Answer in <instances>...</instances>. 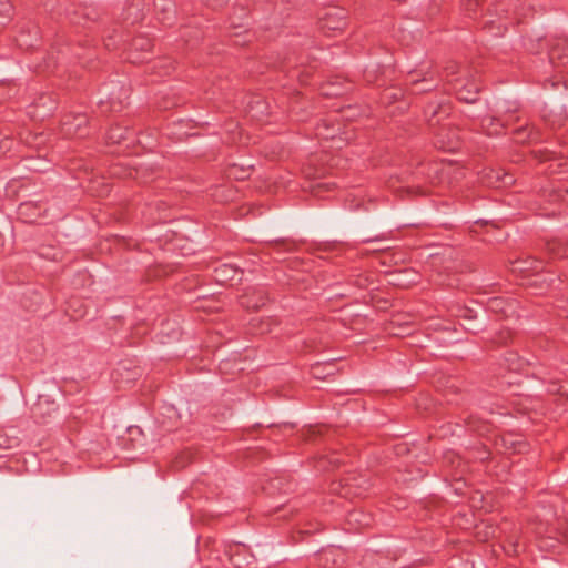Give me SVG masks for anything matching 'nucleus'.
Listing matches in <instances>:
<instances>
[{
    "label": "nucleus",
    "mask_w": 568,
    "mask_h": 568,
    "mask_svg": "<svg viewBox=\"0 0 568 568\" xmlns=\"http://www.w3.org/2000/svg\"><path fill=\"white\" fill-rule=\"evenodd\" d=\"M495 180H499V175L498 174H495L494 176H490V183H494Z\"/></svg>",
    "instance_id": "nucleus-10"
},
{
    "label": "nucleus",
    "mask_w": 568,
    "mask_h": 568,
    "mask_svg": "<svg viewBox=\"0 0 568 568\" xmlns=\"http://www.w3.org/2000/svg\"><path fill=\"white\" fill-rule=\"evenodd\" d=\"M557 246H558V244H552L550 247V251L558 256H564L565 254L561 253L560 248L559 247L557 248Z\"/></svg>",
    "instance_id": "nucleus-8"
},
{
    "label": "nucleus",
    "mask_w": 568,
    "mask_h": 568,
    "mask_svg": "<svg viewBox=\"0 0 568 568\" xmlns=\"http://www.w3.org/2000/svg\"><path fill=\"white\" fill-rule=\"evenodd\" d=\"M122 138H123V135L119 134L116 132H112L109 136L110 141L113 143L119 142Z\"/></svg>",
    "instance_id": "nucleus-6"
},
{
    "label": "nucleus",
    "mask_w": 568,
    "mask_h": 568,
    "mask_svg": "<svg viewBox=\"0 0 568 568\" xmlns=\"http://www.w3.org/2000/svg\"><path fill=\"white\" fill-rule=\"evenodd\" d=\"M237 271L231 266H224L223 268H221L220 273H221V280L222 281H225V280H233L234 276H230V273H236Z\"/></svg>",
    "instance_id": "nucleus-3"
},
{
    "label": "nucleus",
    "mask_w": 568,
    "mask_h": 568,
    "mask_svg": "<svg viewBox=\"0 0 568 568\" xmlns=\"http://www.w3.org/2000/svg\"><path fill=\"white\" fill-rule=\"evenodd\" d=\"M79 120H80V121H79L78 126H79L82 122H84V118H80Z\"/></svg>",
    "instance_id": "nucleus-11"
},
{
    "label": "nucleus",
    "mask_w": 568,
    "mask_h": 568,
    "mask_svg": "<svg viewBox=\"0 0 568 568\" xmlns=\"http://www.w3.org/2000/svg\"><path fill=\"white\" fill-rule=\"evenodd\" d=\"M317 187H318V190H321L322 187H324V185H318ZM318 193H320V191H316V195H318Z\"/></svg>",
    "instance_id": "nucleus-12"
},
{
    "label": "nucleus",
    "mask_w": 568,
    "mask_h": 568,
    "mask_svg": "<svg viewBox=\"0 0 568 568\" xmlns=\"http://www.w3.org/2000/svg\"><path fill=\"white\" fill-rule=\"evenodd\" d=\"M30 209V205L29 204H22L20 205L19 207V213L21 216H28V210Z\"/></svg>",
    "instance_id": "nucleus-5"
},
{
    "label": "nucleus",
    "mask_w": 568,
    "mask_h": 568,
    "mask_svg": "<svg viewBox=\"0 0 568 568\" xmlns=\"http://www.w3.org/2000/svg\"><path fill=\"white\" fill-rule=\"evenodd\" d=\"M501 182H503V185H509L513 183V178L508 174H505L503 178H501Z\"/></svg>",
    "instance_id": "nucleus-7"
},
{
    "label": "nucleus",
    "mask_w": 568,
    "mask_h": 568,
    "mask_svg": "<svg viewBox=\"0 0 568 568\" xmlns=\"http://www.w3.org/2000/svg\"><path fill=\"white\" fill-rule=\"evenodd\" d=\"M12 16V6L9 0H0V24L6 23Z\"/></svg>",
    "instance_id": "nucleus-2"
},
{
    "label": "nucleus",
    "mask_w": 568,
    "mask_h": 568,
    "mask_svg": "<svg viewBox=\"0 0 568 568\" xmlns=\"http://www.w3.org/2000/svg\"><path fill=\"white\" fill-rule=\"evenodd\" d=\"M478 88L475 84H470L469 88H465L459 91L458 97L460 100L471 103L476 100Z\"/></svg>",
    "instance_id": "nucleus-1"
},
{
    "label": "nucleus",
    "mask_w": 568,
    "mask_h": 568,
    "mask_svg": "<svg viewBox=\"0 0 568 568\" xmlns=\"http://www.w3.org/2000/svg\"><path fill=\"white\" fill-rule=\"evenodd\" d=\"M515 270L519 271V272H528L530 270V267H528V266H517Z\"/></svg>",
    "instance_id": "nucleus-9"
},
{
    "label": "nucleus",
    "mask_w": 568,
    "mask_h": 568,
    "mask_svg": "<svg viewBox=\"0 0 568 568\" xmlns=\"http://www.w3.org/2000/svg\"><path fill=\"white\" fill-rule=\"evenodd\" d=\"M344 22L343 21H337V22H334V21H331V20H327L324 24H323V28L324 29H328V30H337V29H341L343 27Z\"/></svg>",
    "instance_id": "nucleus-4"
}]
</instances>
